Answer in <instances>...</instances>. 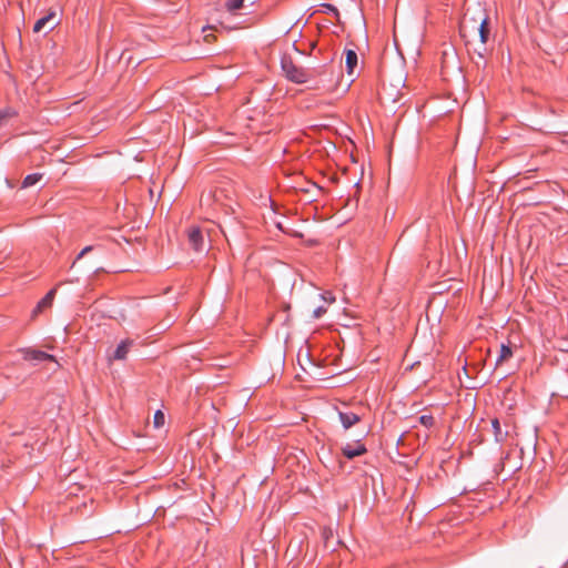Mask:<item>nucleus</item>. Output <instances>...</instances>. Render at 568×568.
I'll return each mask as SVG.
<instances>
[{"instance_id": "nucleus-1", "label": "nucleus", "mask_w": 568, "mask_h": 568, "mask_svg": "<svg viewBox=\"0 0 568 568\" xmlns=\"http://www.w3.org/2000/svg\"><path fill=\"white\" fill-rule=\"evenodd\" d=\"M281 68L285 74V78L296 84L306 83L312 78L311 71L295 64L292 58L288 55L282 57Z\"/></svg>"}, {"instance_id": "nucleus-2", "label": "nucleus", "mask_w": 568, "mask_h": 568, "mask_svg": "<svg viewBox=\"0 0 568 568\" xmlns=\"http://www.w3.org/2000/svg\"><path fill=\"white\" fill-rule=\"evenodd\" d=\"M60 23V19L57 16L55 10H50L47 14L41 17L33 26V32H41L47 29V31L53 30Z\"/></svg>"}, {"instance_id": "nucleus-3", "label": "nucleus", "mask_w": 568, "mask_h": 568, "mask_svg": "<svg viewBox=\"0 0 568 568\" xmlns=\"http://www.w3.org/2000/svg\"><path fill=\"white\" fill-rule=\"evenodd\" d=\"M187 240L191 247L197 252L202 253L206 250L204 235L199 226H192L187 231Z\"/></svg>"}, {"instance_id": "nucleus-4", "label": "nucleus", "mask_w": 568, "mask_h": 568, "mask_svg": "<svg viewBox=\"0 0 568 568\" xmlns=\"http://www.w3.org/2000/svg\"><path fill=\"white\" fill-rule=\"evenodd\" d=\"M21 352L23 355V359L32 362L34 364L45 362V361L55 362V358L53 355L48 354L43 351L33 349V348H24Z\"/></svg>"}, {"instance_id": "nucleus-5", "label": "nucleus", "mask_w": 568, "mask_h": 568, "mask_svg": "<svg viewBox=\"0 0 568 568\" xmlns=\"http://www.w3.org/2000/svg\"><path fill=\"white\" fill-rule=\"evenodd\" d=\"M366 450L367 449H366L365 445H363L361 442L348 443L345 446H343V448H342L343 455L347 459H353L357 456H361V455L365 454Z\"/></svg>"}, {"instance_id": "nucleus-6", "label": "nucleus", "mask_w": 568, "mask_h": 568, "mask_svg": "<svg viewBox=\"0 0 568 568\" xmlns=\"http://www.w3.org/2000/svg\"><path fill=\"white\" fill-rule=\"evenodd\" d=\"M133 345V341L130 338L123 339L114 349L113 354L109 356V361H123Z\"/></svg>"}, {"instance_id": "nucleus-7", "label": "nucleus", "mask_w": 568, "mask_h": 568, "mask_svg": "<svg viewBox=\"0 0 568 568\" xmlns=\"http://www.w3.org/2000/svg\"><path fill=\"white\" fill-rule=\"evenodd\" d=\"M57 287L51 288L45 296L39 301L34 310L32 311V315L37 316L41 312H43L45 308H49L52 306L53 300L55 297Z\"/></svg>"}, {"instance_id": "nucleus-8", "label": "nucleus", "mask_w": 568, "mask_h": 568, "mask_svg": "<svg viewBox=\"0 0 568 568\" xmlns=\"http://www.w3.org/2000/svg\"><path fill=\"white\" fill-rule=\"evenodd\" d=\"M338 417L345 429L351 428L361 420V417L353 412H338Z\"/></svg>"}, {"instance_id": "nucleus-9", "label": "nucleus", "mask_w": 568, "mask_h": 568, "mask_svg": "<svg viewBox=\"0 0 568 568\" xmlns=\"http://www.w3.org/2000/svg\"><path fill=\"white\" fill-rule=\"evenodd\" d=\"M491 428L494 432L495 440L497 443H503L506 439L508 432L501 428V425L497 418L491 420Z\"/></svg>"}, {"instance_id": "nucleus-10", "label": "nucleus", "mask_w": 568, "mask_h": 568, "mask_svg": "<svg viewBox=\"0 0 568 568\" xmlns=\"http://www.w3.org/2000/svg\"><path fill=\"white\" fill-rule=\"evenodd\" d=\"M345 64L347 73L353 74L355 67L357 65V53L354 50H347L345 57Z\"/></svg>"}, {"instance_id": "nucleus-11", "label": "nucleus", "mask_w": 568, "mask_h": 568, "mask_svg": "<svg viewBox=\"0 0 568 568\" xmlns=\"http://www.w3.org/2000/svg\"><path fill=\"white\" fill-rule=\"evenodd\" d=\"M478 32H479L480 42L483 44H485L487 42L488 36H489L488 18L487 17H485L480 21V24H479V28H478Z\"/></svg>"}, {"instance_id": "nucleus-12", "label": "nucleus", "mask_w": 568, "mask_h": 568, "mask_svg": "<svg viewBox=\"0 0 568 568\" xmlns=\"http://www.w3.org/2000/svg\"><path fill=\"white\" fill-rule=\"evenodd\" d=\"M42 176H43V174H41V173H31V174H28V175L23 179L22 187L27 189V187H30V186L36 185L39 181H41Z\"/></svg>"}, {"instance_id": "nucleus-13", "label": "nucleus", "mask_w": 568, "mask_h": 568, "mask_svg": "<svg viewBox=\"0 0 568 568\" xmlns=\"http://www.w3.org/2000/svg\"><path fill=\"white\" fill-rule=\"evenodd\" d=\"M511 356H513L511 348L506 344H501L499 356L496 359V365H499L503 361L508 359Z\"/></svg>"}, {"instance_id": "nucleus-14", "label": "nucleus", "mask_w": 568, "mask_h": 568, "mask_svg": "<svg viewBox=\"0 0 568 568\" xmlns=\"http://www.w3.org/2000/svg\"><path fill=\"white\" fill-rule=\"evenodd\" d=\"M17 112L12 108H4L0 110V128L12 116H14Z\"/></svg>"}, {"instance_id": "nucleus-15", "label": "nucleus", "mask_w": 568, "mask_h": 568, "mask_svg": "<svg viewBox=\"0 0 568 568\" xmlns=\"http://www.w3.org/2000/svg\"><path fill=\"white\" fill-rule=\"evenodd\" d=\"M153 424L155 428H161L165 424V415L161 410H156L153 416Z\"/></svg>"}, {"instance_id": "nucleus-16", "label": "nucleus", "mask_w": 568, "mask_h": 568, "mask_svg": "<svg viewBox=\"0 0 568 568\" xmlns=\"http://www.w3.org/2000/svg\"><path fill=\"white\" fill-rule=\"evenodd\" d=\"M244 0H226V8L229 11H236L243 6Z\"/></svg>"}, {"instance_id": "nucleus-17", "label": "nucleus", "mask_w": 568, "mask_h": 568, "mask_svg": "<svg viewBox=\"0 0 568 568\" xmlns=\"http://www.w3.org/2000/svg\"><path fill=\"white\" fill-rule=\"evenodd\" d=\"M419 423H420L423 426H425V427L429 428V427L434 426V424H435V419H434V417H433L432 415H422V416L419 417Z\"/></svg>"}, {"instance_id": "nucleus-18", "label": "nucleus", "mask_w": 568, "mask_h": 568, "mask_svg": "<svg viewBox=\"0 0 568 568\" xmlns=\"http://www.w3.org/2000/svg\"><path fill=\"white\" fill-rule=\"evenodd\" d=\"M321 297L324 302L332 304L335 302V296L331 292H325L321 294Z\"/></svg>"}, {"instance_id": "nucleus-19", "label": "nucleus", "mask_w": 568, "mask_h": 568, "mask_svg": "<svg viewBox=\"0 0 568 568\" xmlns=\"http://www.w3.org/2000/svg\"><path fill=\"white\" fill-rule=\"evenodd\" d=\"M326 313V308L324 306H318L313 311V318L317 320L322 317Z\"/></svg>"}, {"instance_id": "nucleus-20", "label": "nucleus", "mask_w": 568, "mask_h": 568, "mask_svg": "<svg viewBox=\"0 0 568 568\" xmlns=\"http://www.w3.org/2000/svg\"><path fill=\"white\" fill-rule=\"evenodd\" d=\"M92 246L89 245V246H85L84 248H82V251L78 254L75 261L73 262L72 266H74V264L77 263V261H79L80 258H82L87 253L91 252L92 251Z\"/></svg>"}]
</instances>
